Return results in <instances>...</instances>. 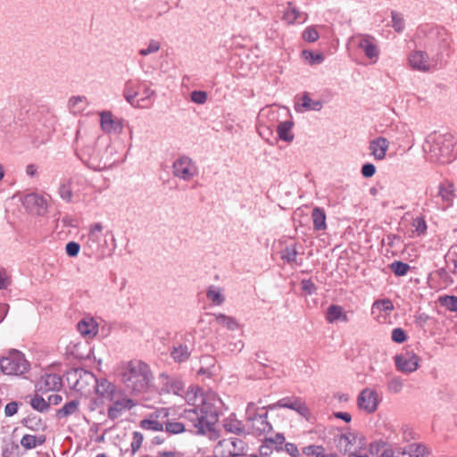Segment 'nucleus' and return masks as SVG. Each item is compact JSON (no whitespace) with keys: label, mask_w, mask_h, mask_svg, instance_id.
Here are the masks:
<instances>
[{"label":"nucleus","mask_w":457,"mask_h":457,"mask_svg":"<svg viewBox=\"0 0 457 457\" xmlns=\"http://www.w3.org/2000/svg\"><path fill=\"white\" fill-rule=\"evenodd\" d=\"M112 402V404L108 409V417L111 420H116L120 417L122 411L130 410L135 406L134 402L127 397H120V392L119 395H114L113 400H110Z\"/></svg>","instance_id":"obj_18"},{"label":"nucleus","mask_w":457,"mask_h":457,"mask_svg":"<svg viewBox=\"0 0 457 457\" xmlns=\"http://www.w3.org/2000/svg\"><path fill=\"white\" fill-rule=\"evenodd\" d=\"M30 405L34 410L40 412L46 411L49 409V403L38 395H35L30 400Z\"/></svg>","instance_id":"obj_47"},{"label":"nucleus","mask_w":457,"mask_h":457,"mask_svg":"<svg viewBox=\"0 0 457 457\" xmlns=\"http://www.w3.org/2000/svg\"><path fill=\"white\" fill-rule=\"evenodd\" d=\"M46 442L45 436L24 435L21 439V445L26 450H31L42 445Z\"/></svg>","instance_id":"obj_32"},{"label":"nucleus","mask_w":457,"mask_h":457,"mask_svg":"<svg viewBox=\"0 0 457 457\" xmlns=\"http://www.w3.org/2000/svg\"><path fill=\"white\" fill-rule=\"evenodd\" d=\"M390 270L395 276L401 277L407 274L411 269L410 265L401 261H395L389 265Z\"/></svg>","instance_id":"obj_44"},{"label":"nucleus","mask_w":457,"mask_h":457,"mask_svg":"<svg viewBox=\"0 0 457 457\" xmlns=\"http://www.w3.org/2000/svg\"><path fill=\"white\" fill-rule=\"evenodd\" d=\"M0 369L6 375L20 376L29 371V363L23 353L12 351L0 359Z\"/></svg>","instance_id":"obj_6"},{"label":"nucleus","mask_w":457,"mask_h":457,"mask_svg":"<svg viewBox=\"0 0 457 457\" xmlns=\"http://www.w3.org/2000/svg\"><path fill=\"white\" fill-rule=\"evenodd\" d=\"M101 127L108 133L120 132L121 130L120 123L114 120L112 113L109 112H104L101 113Z\"/></svg>","instance_id":"obj_27"},{"label":"nucleus","mask_w":457,"mask_h":457,"mask_svg":"<svg viewBox=\"0 0 457 457\" xmlns=\"http://www.w3.org/2000/svg\"><path fill=\"white\" fill-rule=\"evenodd\" d=\"M389 147V141L383 137H378L370 142L369 149L370 154L375 160L382 161L385 159Z\"/></svg>","instance_id":"obj_21"},{"label":"nucleus","mask_w":457,"mask_h":457,"mask_svg":"<svg viewBox=\"0 0 457 457\" xmlns=\"http://www.w3.org/2000/svg\"><path fill=\"white\" fill-rule=\"evenodd\" d=\"M172 173L174 177L189 181L197 174V167L190 157L183 155L174 161Z\"/></svg>","instance_id":"obj_9"},{"label":"nucleus","mask_w":457,"mask_h":457,"mask_svg":"<svg viewBox=\"0 0 457 457\" xmlns=\"http://www.w3.org/2000/svg\"><path fill=\"white\" fill-rule=\"evenodd\" d=\"M22 204L29 212L39 216L44 215L48 207L47 199L37 193L27 194L23 197Z\"/></svg>","instance_id":"obj_11"},{"label":"nucleus","mask_w":457,"mask_h":457,"mask_svg":"<svg viewBox=\"0 0 457 457\" xmlns=\"http://www.w3.org/2000/svg\"><path fill=\"white\" fill-rule=\"evenodd\" d=\"M62 386V378L54 373L44 374L36 384L37 390L42 394L49 391H58Z\"/></svg>","instance_id":"obj_16"},{"label":"nucleus","mask_w":457,"mask_h":457,"mask_svg":"<svg viewBox=\"0 0 457 457\" xmlns=\"http://www.w3.org/2000/svg\"><path fill=\"white\" fill-rule=\"evenodd\" d=\"M294 123L290 120L280 122L278 125L277 132L279 139L285 142H292L294 140V134L292 133V128Z\"/></svg>","instance_id":"obj_31"},{"label":"nucleus","mask_w":457,"mask_h":457,"mask_svg":"<svg viewBox=\"0 0 457 457\" xmlns=\"http://www.w3.org/2000/svg\"><path fill=\"white\" fill-rule=\"evenodd\" d=\"M314 230L320 231L327 228L326 213L320 207H314L312 212Z\"/></svg>","instance_id":"obj_30"},{"label":"nucleus","mask_w":457,"mask_h":457,"mask_svg":"<svg viewBox=\"0 0 457 457\" xmlns=\"http://www.w3.org/2000/svg\"><path fill=\"white\" fill-rule=\"evenodd\" d=\"M437 197L441 200V206L443 210L451 207L456 197L455 187L453 182L445 180L438 186Z\"/></svg>","instance_id":"obj_17"},{"label":"nucleus","mask_w":457,"mask_h":457,"mask_svg":"<svg viewBox=\"0 0 457 457\" xmlns=\"http://www.w3.org/2000/svg\"><path fill=\"white\" fill-rule=\"evenodd\" d=\"M392 27L397 33H402L405 29V21L402 13L392 11L391 12Z\"/></svg>","instance_id":"obj_42"},{"label":"nucleus","mask_w":457,"mask_h":457,"mask_svg":"<svg viewBox=\"0 0 457 457\" xmlns=\"http://www.w3.org/2000/svg\"><path fill=\"white\" fill-rule=\"evenodd\" d=\"M216 321L221 325L226 327L229 330H236L238 328V322L236 319L230 316H227L225 314L220 313L216 315Z\"/></svg>","instance_id":"obj_40"},{"label":"nucleus","mask_w":457,"mask_h":457,"mask_svg":"<svg viewBox=\"0 0 457 457\" xmlns=\"http://www.w3.org/2000/svg\"><path fill=\"white\" fill-rule=\"evenodd\" d=\"M284 442L285 436L280 433H278L274 437L265 439L267 445H276V449H278V446L281 448Z\"/></svg>","instance_id":"obj_62"},{"label":"nucleus","mask_w":457,"mask_h":457,"mask_svg":"<svg viewBox=\"0 0 457 457\" xmlns=\"http://www.w3.org/2000/svg\"><path fill=\"white\" fill-rule=\"evenodd\" d=\"M206 297L215 305H220L224 303L225 297L221 289L215 286H210L206 291Z\"/></svg>","instance_id":"obj_36"},{"label":"nucleus","mask_w":457,"mask_h":457,"mask_svg":"<svg viewBox=\"0 0 457 457\" xmlns=\"http://www.w3.org/2000/svg\"><path fill=\"white\" fill-rule=\"evenodd\" d=\"M180 420L190 422L195 434L204 435L206 432L212 431L214 425L218 422L219 407L216 406L212 397L207 396L202 399L201 405L186 409L180 415Z\"/></svg>","instance_id":"obj_3"},{"label":"nucleus","mask_w":457,"mask_h":457,"mask_svg":"<svg viewBox=\"0 0 457 457\" xmlns=\"http://www.w3.org/2000/svg\"><path fill=\"white\" fill-rule=\"evenodd\" d=\"M246 421L252 429V433L256 436L268 434L272 430V426L268 421V413H256L255 404L253 403H249L247 404Z\"/></svg>","instance_id":"obj_8"},{"label":"nucleus","mask_w":457,"mask_h":457,"mask_svg":"<svg viewBox=\"0 0 457 457\" xmlns=\"http://www.w3.org/2000/svg\"><path fill=\"white\" fill-rule=\"evenodd\" d=\"M143 443V436L139 432H134L133 433V441L131 443V450L132 453H135L137 451L139 450Z\"/></svg>","instance_id":"obj_60"},{"label":"nucleus","mask_w":457,"mask_h":457,"mask_svg":"<svg viewBox=\"0 0 457 457\" xmlns=\"http://www.w3.org/2000/svg\"><path fill=\"white\" fill-rule=\"evenodd\" d=\"M303 56L306 60H310L312 63H320L324 60V56L322 54H316L309 50H303Z\"/></svg>","instance_id":"obj_53"},{"label":"nucleus","mask_w":457,"mask_h":457,"mask_svg":"<svg viewBox=\"0 0 457 457\" xmlns=\"http://www.w3.org/2000/svg\"><path fill=\"white\" fill-rule=\"evenodd\" d=\"M222 444L229 450V453L233 455H240L245 449V443L237 437H229L228 439H224Z\"/></svg>","instance_id":"obj_33"},{"label":"nucleus","mask_w":457,"mask_h":457,"mask_svg":"<svg viewBox=\"0 0 457 457\" xmlns=\"http://www.w3.org/2000/svg\"><path fill=\"white\" fill-rule=\"evenodd\" d=\"M298 252L295 244L287 245L281 252V258L284 262L291 264L296 262Z\"/></svg>","instance_id":"obj_39"},{"label":"nucleus","mask_w":457,"mask_h":457,"mask_svg":"<svg viewBox=\"0 0 457 457\" xmlns=\"http://www.w3.org/2000/svg\"><path fill=\"white\" fill-rule=\"evenodd\" d=\"M441 306L445 307L450 312H457V296L455 295H443L439 297Z\"/></svg>","instance_id":"obj_45"},{"label":"nucleus","mask_w":457,"mask_h":457,"mask_svg":"<svg viewBox=\"0 0 457 457\" xmlns=\"http://www.w3.org/2000/svg\"><path fill=\"white\" fill-rule=\"evenodd\" d=\"M71 180L75 187V195H79L89 186L87 179L82 175H75Z\"/></svg>","instance_id":"obj_41"},{"label":"nucleus","mask_w":457,"mask_h":457,"mask_svg":"<svg viewBox=\"0 0 457 457\" xmlns=\"http://www.w3.org/2000/svg\"><path fill=\"white\" fill-rule=\"evenodd\" d=\"M18 411V404L16 402H11L6 404L4 408V414L6 417H11L17 413Z\"/></svg>","instance_id":"obj_63"},{"label":"nucleus","mask_w":457,"mask_h":457,"mask_svg":"<svg viewBox=\"0 0 457 457\" xmlns=\"http://www.w3.org/2000/svg\"><path fill=\"white\" fill-rule=\"evenodd\" d=\"M376 172V167L372 163H365L362 165L361 173L364 178H371Z\"/></svg>","instance_id":"obj_61"},{"label":"nucleus","mask_w":457,"mask_h":457,"mask_svg":"<svg viewBox=\"0 0 457 457\" xmlns=\"http://www.w3.org/2000/svg\"><path fill=\"white\" fill-rule=\"evenodd\" d=\"M149 366L138 360L128 362L121 372V380L126 388L133 394L145 392L152 382Z\"/></svg>","instance_id":"obj_4"},{"label":"nucleus","mask_w":457,"mask_h":457,"mask_svg":"<svg viewBox=\"0 0 457 457\" xmlns=\"http://www.w3.org/2000/svg\"><path fill=\"white\" fill-rule=\"evenodd\" d=\"M396 453L402 457H428V451L424 445L411 444L406 447H396Z\"/></svg>","instance_id":"obj_23"},{"label":"nucleus","mask_w":457,"mask_h":457,"mask_svg":"<svg viewBox=\"0 0 457 457\" xmlns=\"http://www.w3.org/2000/svg\"><path fill=\"white\" fill-rule=\"evenodd\" d=\"M303 454L309 457H326L325 449L321 445H308L303 448Z\"/></svg>","instance_id":"obj_46"},{"label":"nucleus","mask_w":457,"mask_h":457,"mask_svg":"<svg viewBox=\"0 0 457 457\" xmlns=\"http://www.w3.org/2000/svg\"><path fill=\"white\" fill-rule=\"evenodd\" d=\"M103 228L100 222L90 225L83 243V250L87 256L101 260L113 251L115 245L112 249L109 247L106 235L103 234Z\"/></svg>","instance_id":"obj_5"},{"label":"nucleus","mask_w":457,"mask_h":457,"mask_svg":"<svg viewBox=\"0 0 457 457\" xmlns=\"http://www.w3.org/2000/svg\"><path fill=\"white\" fill-rule=\"evenodd\" d=\"M165 431L169 434L176 435L184 431H190L195 433V428H192L191 423L182 420L181 421L170 420L168 418L164 419Z\"/></svg>","instance_id":"obj_25"},{"label":"nucleus","mask_w":457,"mask_h":457,"mask_svg":"<svg viewBox=\"0 0 457 457\" xmlns=\"http://www.w3.org/2000/svg\"><path fill=\"white\" fill-rule=\"evenodd\" d=\"M358 406L361 410L368 413H373L377 411L379 403L378 393L371 388H365L360 393L358 399Z\"/></svg>","instance_id":"obj_14"},{"label":"nucleus","mask_w":457,"mask_h":457,"mask_svg":"<svg viewBox=\"0 0 457 457\" xmlns=\"http://www.w3.org/2000/svg\"><path fill=\"white\" fill-rule=\"evenodd\" d=\"M79 400H71L66 403L62 408L57 411L56 417L58 419L67 418L71 416L79 411Z\"/></svg>","instance_id":"obj_35"},{"label":"nucleus","mask_w":457,"mask_h":457,"mask_svg":"<svg viewBox=\"0 0 457 457\" xmlns=\"http://www.w3.org/2000/svg\"><path fill=\"white\" fill-rule=\"evenodd\" d=\"M392 340L395 343L401 344L406 341V335L403 328H395L392 331Z\"/></svg>","instance_id":"obj_57"},{"label":"nucleus","mask_w":457,"mask_h":457,"mask_svg":"<svg viewBox=\"0 0 457 457\" xmlns=\"http://www.w3.org/2000/svg\"><path fill=\"white\" fill-rule=\"evenodd\" d=\"M386 443L383 440L372 442L369 446V451L371 454H379L382 452L383 447L386 446Z\"/></svg>","instance_id":"obj_59"},{"label":"nucleus","mask_w":457,"mask_h":457,"mask_svg":"<svg viewBox=\"0 0 457 457\" xmlns=\"http://www.w3.org/2000/svg\"><path fill=\"white\" fill-rule=\"evenodd\" d=\"M140 88H142V82L140 80L129 79L125 82L123 96L133 107H136L137 103V96L139 95Z\"/></svg>","instance_id":"obj_20"},{"label":"nucleus","mask_w":457,"mask_h":457,"mask_svg":"<svg viewBox=\"0 0 457 457\" xmlns=\"http://www.w3.org/2000/svg\"><path fill=\"white\" fill-rule=\"evenodd\" d=\"M415 39L420 48L408 54L409 67L423 73L440 70L445 62L444 53L451 46L447 31L441 27L423 25L418 29Z\"/></svg>","instance_id":"obj_1"},{"label":"nucleus","mask_w":457,"mask_h":457,"mask_svg":"<svg viewBox=\"0 0 457 457\" xmlns=\"http://www.w3.org/2000/svg\"><path fill=\"white\" fill-rule=\"evenodd\" d=\"M425 157L431 162L448 164L457 157L454 137L450 133H431L423 144Z\"/></svg>","instance_id":"obj_2"},{"label":"nucleus","mask_w":457,"mask_h":457,"mask_svg":"<svg viewBox=\"0 0 457 457\" xmlns=\"http://www.w3.org/2000/svg\"><path fill=\"white\" fill-rule=\"evenodd\" d=\"M75 187L71 179L60 185L59 195L61 198L66 202H71L73 195H75Z\"/></svg>","instance_id":"obj_37"},{"label":"nucleus","mask_w":457,"mask_h":457,"mask_svg":"<svg viewBox=\"0 0 457 457\" xmlns=\"http://www.w3.org/2000/svg\"><path fill=\"white\" fill-rule=\"evenodd\" d=\"M169 411L165 408H162L153 413L149 419L140 421V428L152 431H162L164 429V419L168 418Z\"/></svg>","instance_id":"obj_15"},{"label":"nucleus","mask_w":457,"mask_h":457,"mask_svg":"<svg viewBox=\"0 0 457 457\" xmlns=\"http://www.w3.org/2000/svg\"><path fill=\"white\" fill-rule=\"evenodd\" d=\"M343 308L340 305L332 304L330 305L326 313V320L328 323H333L339 320V318L343 312Z\"/></svg>","instance_id":"obj_43"},{"label":"nucleus","mask_w":457,"mask_h":457,"mask_svg":"<svg viewBox=\"0 0 457 457\" xmlns=\"http://www.w3.org/2000/svg\"><path fill=\"white\" fill-rule=\"evenodd\" d=\"M171 355L175 361L181 362L189 358L190 350L187 345H179L173 348Z\"/></svg>","instance_id":"obj_38"},{"label":"nucleus","mask_w":457,"mask_h":457,"mask_svg":"<svg viewBox=\"0 0 457 457\" xmlns=\"http://www.w3.org/2000/svg\"><path fill=\"white\" fill-rule=\"evenodd\" d=\"M372 308L382 312H390L394 309V305L391 300L381 299L375 301L372 305Z\"/></svg>","instance_id":"obj_49"},{"label":"nucleus","mask_w":457,"mask_h":457,"mask_svg":"<svg viewBox=\"0 0 457 457\" xmlns=\"http://www.w3.org/2000/svg\"><path fill=\"white\" fill-rule=\"evenodd\" d=\"M223 427L226 431L236 435H241L245 431L242 422L235 419L234 415H230L223 420Z\"/></svg>","instance_id":"obj_34"},{"label":"nucleus","mask_w":457,"mask_h":457,"mask_svg":"<svg viewBox=\"0 0 457 457\" xmlns=\"http://www.w3.org/2000/svg\"><path fill=\"white\" fill-rule=\"evenodd\" d=\"M396 368L404 373L413 372L418 368V357L415 354H401L395 357Z\"/></svg>","instance_id":"obj_19"},{"label":"nucleus","mask_w":457,"mask_h":457,"mask_svg":"<svg viewBox=\"0 0 457 457\" xmlns=\"http://www.w3.org/2000/svg\"><path fill=\"white\" fill-rule=\"evenodd\" d=\"M403 386V380L400 378H393L387 385V388L391 393L397 394L402 391Z\"/></svg>","instance_id":"obj_54"},{"label":"nucleus","mask_w":457,"mask_h":457,"mask_svg":"<svg viewBox=\"0 0 457 457\" xmlns=\"http://www.w3.org/2000/svg\"><path fill=\"white\" fill-rule=\"evenodd\" d=\"M301 287L302 290L306 295H312L313 293H315L317 289L315 284L312 281V279H303L301 281Z\"/></svg>","instance_id":"obj_58"},{"label":"nucleus","mask_w":457,"mask_h":457,"mask_svg":"<svg viewBox=\"0 0 457 457\" xmlns=\"http://www.w3.org/2000/svg\"><path fill=\"white\" fill-rule=\"evenodd\" d=\"M303 38L307 42H315L319 38V32L315 27H307L303 32Z\"/></svg>","instance_id":"obj_50"},{"label":"nucleus","mask_w":457,"mask_h":457,"mask_svg":"<svg viewBox=\"0 0 457 457\" xmlns=\"http://www.w3.org/2000/svg\"><path fill=\"white\" fill-rule=\"evenodd\" d=\"M96 391L97 395L107 400H113L114 395H117L120 393L117 391L115 385L106 378L96 380Z\"/></svg>","instance_id":"obj_24"},{"label":"nucleus","mask_w":457,"mask_h":457,"mask_svg":"<svg viewBox=\"0 0 457 457\" xmlns=\"http://www.w3.org/2000/svg\"><path fill=\"white\" fill-rule=\"evenodd\" d=\"M396 448L394 449L388 443H386V446L383 447L379 457H395Z\"/></svg>","instance_id":"obj_64"},{"label":"nucleus","mask_w":457,"mask_h":457,"mask_svg":"<svg viewBox=\"0 0 457 457\" xmlns=\"http://www.w3.org/2000/svg\"><path fill=\"white\" fill-rule=\"evenodd\" d=\"M161 48V44L159 41L152 39L148 43V46L146 48H142L139 50L138 54L142 56H146L151 54H154L158 52Z\"/></svg>","instance_id":"obj_48"},{"label":"nucleus","mask_w":457,"mask_h":457,"mask_svg":"<svg viewBox=\"0 0 457 457\" xmlns=\"http://www.w3.org/2000/svg\"><path fill=\"white\" fill-rule=\"evenodd\" d=\"M357 435L353 432H347L345 434H341L337 437L335 438V444L337 450L343 454H350L357 449H361L363 445V443L360 440L359 446H355L357 444Z\"/></svg>","instance_id":"obj_13"},{"label":"nucleus","mask_w":457,"mask_h":457,"mask_svg":"<svg viewBox=\"0 0 457 457\" xmlns=\"http://www.w3.org/2000/svg\"><path fill=\"white\" fill-rule=\"evenodd\" d=\"M79 250H80L79 244L77 242H74V241L67 243V245L65 246L66 253L70 257L77 256L79 253Z\"/></svg>","instance_id":"obj_56"},{"label":"nucleus","mask_w":457,"mask_h":457,"mask_svg":"<svg viewBox=\"0 0 457 457\" xmlns=\"http://www.w3.org/2000/svg\"><path fill=\"white\" fill-rule=\"evenodd\" d=\"M78 157L90 169L101 170L105 167V163L102 165V159L99 153L95 147L94 142L84 145L81 149L77 150Z\"/></svg>","instance_id":"obj_10"},{"label":"nucleus","mask_w":457,"mask_h":457,"mask_svg":"<svg viewBox=\"0 0 457 457\" xmlns=\"http://www.w3.org/2000/svg\"><path fill=\"white\" fill-rule=\"evenodd\" d=\"M349 44L362 52L372 63L377 62L379 57L378 40L369 34H355L349 39Z\"/></svg>","instance_id":"obj_7"},{"label":"nucleus","mask_w":457,"mask_h":457,"mask_svg":"<svg viewBox=\"0 0 457 457\" xmlns=\"http://www.w3.org/2000/svg\"><path fill=\"white\" fill-rule=\"evenodd\" d=\"M412 227L414 228V232L418 235H423L425 234L427 230V224L423 218L418 217L413 220L412 221Z\"/></svg>","instance_id":"obj_51"},{"label":"nucleus","mask_w":457,"mask_h":457,"mask_svg":"<svg viewBox=\"0 0 457 457\" xmlns=\"http://www.w3.org/2000/svg\"><path fill=\"white\" fill-rule=\"evenodd\" d=\"M276 408L294 410L303 417H306L309 414V409L306 404L298 397H285L273 404L264 407V409L267 410H274Z\"/></svg>","instance_id":"obj_12"},{"label":"nucleus","mask_w":457,"mask_h":457,"mask_svg":"<svg viewBox=\"0 0 457 457\" xmlns=\"http://www.w3.org/2000/svg\"><path fill=\"white\" fill-rule=\"evenodd\" d=\"M79 332L88 338H92L98 332V324L93 319H84L78 323Z\"/></svg>","instance_id":"obj_26"},{"label":"nucleus","mask_w":457,"mask_h":457,"mask_svg":"<svg viewBox=\"0 0 457 457\" xmlns=\"http://www.w3.org/2000/svg\"><path fill=\"white\" fill-rule=\"evenodd\" d=\"M446 259H447V262H451L453 264V270H452V272L455 275H457V245H453L447 254H446Z\"/></svg>","instance_id":"obj_52"},{"label":"nucleus","mask_w":457,"mask_h":457,"mask_svg":"<svg viewBox=\"0 0 457 457\" xmlns=\"http://www.w3.org/2000/svg\"><path fill=\"white\" fill-rule=\"evenodd\" d=\"M308 15L305 12H301L292 3L287 4V7L284 12L283 20L287 24L299 23L302 24L306 21Z\"/></svg>","instance_id":"obj_22"},{"label":"nucleus","mask_w":457,"mask_h":457,"mask_svg":"<svg viewBox=\"0 0 457 457\" xmlns=\"http://www.w3.org/2000/svg\"><path fill=\"white\" fill-rule=\"evenodd\" d=\"M323 104L320 100H312L308 94H304L301 98V103L295 107L297 112L320 111Z\"/></svg>","instance_id":"obj_28"},{"label":"nucleus","mask_w":457,"mask_h":457,"mask_svg":"<svg viewBox=\"0 0 457 457\" xmlns=\"http://www.w3.org/2000/svg\"><path fill=\"white\" fill-rule=\"evenodd\" d=\"M142 97L137 99L136 108H149L153 104V98L155 96V91L150 88L145 82H142Z\"/></svg>","instance_id":"obj_29"},{"label":"nucleus","mask_w":457,"mask_h":457,"mask_svg":"<svg viewBox=\"0 0 457 457\" xmlns=\"http://www.w3.org/2000/svg\"><path fill=\"white\" fill-rule=\"evenodd\" d=\"M190 98L192 102L198 104H203L207 100V94L204 91L195 90L191 92Z\"/></svg>","instance_id":"obj_55"}]
</instances>
